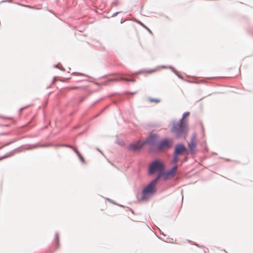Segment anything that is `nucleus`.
<instances>
[{
	"label": "nucleus",
	"mask_w": 253,
	"mask_h": 253,
	"mask_svg": "<svg viewBox=\"0 0 253 253\" xmlns=\"http://www.w3.org/2000/svg\"><path fill=\"white\" fill-rule=\"evenodd\" d=\"M159 178V176L155 180L152 181L143 189L141 193V201L147 200L152 194H154L156 192L155 186Z\"/></svg>",
	"instance_id": "obj_1"
},
{
	"label": "nucleus",
	"mask_w": 253,
	"mask_h": 253,
	"mask_svg": "<svg viewBox=\"0 0 253 253\" xmlns=\"http://www.w3.org/2000/svg\"><path fill=\"white\" fill-rule=\"evenodd\" d=\"M183 119L180 122L173 124L172 131L174 133L177 137H180L184 135L187 131V126L183 123Z\"/></svg>",
	"instance_id": "obj_2"
},
{
	"label": "nucleus",
	"mask_w": 253,
	"mask_h": 253,
	"mask_svg": "<svg viewBox=\"0 0 253 253\" xmlns=\"http://www.w3.org/2000/svg\"><path fill=\"white\" fill-rule=\"evenodd\" d=\"M163 169V164L158 161L153 163L149 167V173L152 174L155 172H161Z\"/></svg>",
	"instance_id": "obj_3"
},
{
	"label": "nucleus",
	"mask_w": 253,
	"mask_h": 253,
	"mask_svg": "<svg viewBox=\"0 0 253 253\" xmlns=\"http://www.w3.org/2000/svg\"><path fill=\"white\" fill-rule=\"evenodd\" d=\"M172 141L170 139H165L161 141L158 144V148L162 151L170 148L171 146Z\"/></svg>",
	"instance_id": "obj_4"
},
{
	"label": "nucleus",
	"mask_w": 253,
	"mask_h": 253,
	"mask_svg": "<svg viewBox=\"0 0 253 253\" xmlns=\"http://www.w3.org/2000/svg\"><path fill=\"white\" fill-rule=\"evenodd\" d=\"M158 140V136L156 134L150 135L145 141V144L154 145Z\"/></svg>",
	"instance_id": "obj_5"
},
{
	"label": "nucleus",
	"mask_w": 253,
	"mask_h": 253,
	"mask_svg": "<svg viewBox=\"0 0 253 253\" xmlns=\"http://www.w3.org/2000/svg\"><path fill=\"white\" fill-rule=\"evenodd\" d=\"M145 144V142L138 141L137 142L131 143L129 145L130 149L132 150H137L140 149Z\"/></svg>",
	"instance_id": "obj_6"
},
{
	"label": "nucleus",
	"mask_w": 253,
	"mask_h": 253,
	"mask_svg": "<svg viewBox=\"0 0 253 253\" xmlns=\"http://www.w3.org/2000/svg\"><path fill=\"white\" fill-rule=\"evenodd\" d=\"M186 151V148L182 144H178L176 146L174 153L176 155H181Z\"/></svg>",
	"instance_id": "obj_7"
},
{
	"label": "nucleus",
	"mask_w": 253,
	"mask_h": 253,
	"mask_svg": "<svg viewBox=\"0 0 253 253\" xmlns=\"http://www.w3.org/2000/svg\"><path fill=\"white\" fill-rule=\"evenodd\" d=\"M126 81L134 82V80L133 79H126V78H119V79L113 78V79H109L107 81V82L109 83V82H112V81L117 82V81Z\"/></svg>",
	"instance_id": "obj_8"
},
{
	"label": "nucleus",
	"mask_w": 253,
	"mask_h": 253,
	"mask_svg": "<svg viewBox=\"0 0 253 253\" xmlns=\"http://www.w3.org/2000/svg\"><path fill=\"white\" fill-rule=\"evenodd\" d=\"M177 167L176 166H174L170 170L167 172V175L168 176H173L177 170Z\"/></svg>",
	"instance_id": "obj_9"
},
{
	"label": "nucleus",
	"mask_w": 253,
	"mask_h": 253,
	"mask_svg": "<svg viewBox=\"0 0 253 253\" xmlns=\"http://www.w3.org/2000/svg\"><path fill=\"white\" fill-rule=\"evenodd\" d=\"M189 147L192 151L196 147V144L193 140H191L189 144Z\"/></svg>",
	"instance_id": "obj_10"
},
{
	"label": "nucleus",
	"mask_w": 253,
	"mask_h": 253,
	"mask_svg": "<svg viewBox=\"0 0 253 253\" xmlns=\"http://www.w3.org/2000/svg\"><path fill=\"white\" fill-rule=\"evenodd\" d=\"M178 155H176L175 153H174V157L172 161V163L174 164H176L179 159V158L178 157Z\"/></svg>",
	"instance_id": "obj_11"
},
{
	"label": "nucleus",
	"mask_w": 253,
	"mask_h": 253,
	"mask_svg": "<svg viewBox=\"0 0 253 253\" xmlns=\"http://www.w3.org/2000/svg\"><path fill=\"white\" fill-rule=\"evenodd\" d=\"M81 88V87H79V86H68V87H67V89L68 90H70L78 89V88Z\"/></svg>",
	"instance_id": "obj_12"
},
{
	"label": "nucleus",
	"mask_w": 253,
	"mask_h": 253,
	"mask_svg": "<svg viewBox=\"0 0 253 253\" xmlns=\"http://www.w3.org/2000/svg\"><path fill=\"white\" fill-rule=\"evenodd\" d=\"M149 100L150 102H155V103H158V102H159L160 101V100L159 99L149 98Z\"/></svg>",
	"instance_id": "obj_13"
},
{
	"label": "nucleus",
	"mask_w": 253,
	"mask_h": 253,
	"mask_svg": "<svg viewBox=\"0 0 253 253\" xmlns=\"http://www.w3.org/2000/svg\"><path fill=\"white\" fill-rule=\"evenodd\" d=\"M69 147L74 150V151L75 152V153L77 154L78 156L80 154V153L79 152V151L77 150L76 148L71 146H70Z\"/></svg>",
	"instance_id": "obj_14"
},
{
	"label": "nucleus",
	"mask_w": 253,
	"mask_h": 253,
	"mask_svg": "<svg viewBox=\"0 0 253 253\" xmlns=\"http://www.w3.org/2000/svg\"><path fill=\"white\" fill-rule=\"evenodd\" d=\"M78 157H79L80 160L83 163H85V160L84 159V158H83V157L82 156V155L80 154L79 155H78Z\"/></svg>",
	"instance_id": "obj_15"
},
{
	"label": "nucleus",
	"mask_w": 253,
	"mask_h": 253,
	"mask_svg": "<svg viewBox=\"0 0 253 253\" xmlns=\"http://www.w3.org/2000/svg\"><path fill=\"white\" fill-rule=\"evenodd\" d=\"M143 27L147 30V31H148L150 33H152V32L151 31V30L148 28L146 26H143Z\"/></svg>",
	"instance_id": "obj_16"
},
{
	"label": "nucleus",
	"mask_w": 253,
	"mask_h": 253,
	"mask_svg": "<svg viewBox=\"0 0 253 253\" xmlns=\"http://www.w3.org/2000/svg\"><path fill=\"white\" fill-rule=\"evenodd\" d=\"M24 6L25 7H29V8H34V7L33 6H30V5H24Z\"/></svg>",
	"instance_id": "obj_17"
},
{
	"label": "nucleus",
	"mask_w": 253,
	"mask_h": 253,
	"mask_svg": "<svg viewBox=\"0 0 253 253\" xmlns=\"http://www.w3.org/2000/svg\"><path fill=\"white\" fill-rule=\"evenodd\" d=\"M188 115V113H187V114H184V115H183V118L182 119H184V118L186 115Z\"/></svg>",
	"instance_id": "obj_18"
},
{
	"label": "nucleus",
	"mask_w": 253,
	"mask_h": 253,
	"mask_svg": "<svg viewBox=\"0 0 253 253\" xmlns=\"http://www.w3.org/2000/svg\"><path fill=\"white\" fill-rule=\"evenodd\" d=\"M156 71V70H153L151 71L150 72L152 73V72H155Z\"/></svg>",
	"instance_id": "obj_19"
},
{
	"label": "nucleus",
	"mask_w": 253,
	"mask_h": 253,
	"mask_svg": "<svg viewBox=\"0 0 253 253\" xmlns=\"http://www.w3.org/2000/svg\"><path fill=\"white\" fill-rule=\"evenodd\" d=\"M56 238H57V239L58 240V237L57 236H56Z\"/></svg>",
	"instance_id": "obj_20"
}]
</instances>
